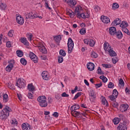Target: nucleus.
<instances>
[{"instance_id":"1","label":"nucleus","mask_w":130,"mask_h":130,"mask_svg":"<svg viewBox=\"0 0 130 130\" xmlns=\"http://www.w3.org/2000/svg\"><path fill=\"white\" fill-rule=\"evenodd\" d=\"M2 111L3 113H2L0 115V118L2 119V120H6V119L8 118V116L10 115V112H12V109L10 107L6 106Z\"/></svg>"},{"instance_id":"2","label":"nucleus","mask_w":130,"mask_h":130,"mask_svg":"<svg viewBox=\"0 0 130 130\" xmlns=\"http://www.w3.org/2000/svg\"><path fill=\"white\" fill-rule=\"evenodd\" d=\"M37 100L39 102V105L41 107H47V105H48L45 96H39Z\"/></svg>"},{"instance_id":"3","label":"nucleus","mask_w":130,"mask_h":130,"mask_svg":"<svg viewBox=\"0 0 130 130\" xmlns=\"http://www.w3.org/2000/svg\"><path fill=\"white\" fill-rule=\"evenodd\" d=\"M68 53H72L74 49V41L71 38L68 39Z\"/></svg>"},{"instance_id":"4","label":"nucleus","mask_w":130,"mask_h":130,"mask_svg":"<svg viewBox=\"0 0 130 130\" xmlns=\"http://www.w3.org/2000/svg\"><path fill=\"white\" fill-rule=\"evenodd\" d=\"M126 121H124L122 122H120L119 126L117 127L118 130H127V127H126Z\"/></svg>"},{"instance_id":"5","label":"nucleus","mask_w":130,"mask_h":130,"mask_svg":"<svg viewBox=\"0 0 130 130\" xmlns=\"http://www.w3.org/2000/svg\"><path fill=\"white\" fill-rule=\"evenodd\" d=\"M24 79H19L18 80L16 85L18 88H20V89H22L23 88H25V82H24Z\"/></svg>"},{"instance_id":"6","label":"nucleus","mask_w":130,"mask_h":130,"mask_svg":"<svg viewBox=\"0 0 130 130\" xmlns=\"http://www.w3.org/2000/svg\"><path fill=\"white\" fill-rule=\"evenodd\" d=\"M89 100L90 102H94L95 101V99H96V96L95 95V93H94V90H91L90 91L89 93Z\"/></svg>"},{"instance_id":"7","label":"nucleus","mask_w":130,"mask_h":130,"mask_svg":"<svg viewBox=\"0 0 130 130\" xmlns=\"http://www.w3.org/2000/svg\"><path fill=\"white\" fill-rule=\"evenodd\" d=\"M128 109V105L125 104H122L120 106V111L121 112H125V111H127V109Z\"/></svg>"},{"instance_id":"8","label":"nucleus","mask_w":130,"mask_h":130,"mask_svg":"<svg viewBox=\"0 0 130 130\" xmlns=\"http://www.w3.org/2000/svg\"><path fill=\"white\" fill-rule=\"evenodd\" d=\"M63 2H64V3H67V4H69V6H70V7H73L77 5V2L74 0H63Z\"/></svg>"},{"instance_id":"9","label":"nucleus","mask_w":130,"mask_h":130,"mask_svg":"<svg viewBox=\"0 0 130 130\" xmlns=\"http://www.w3.org/2000/svg\"><path fill=\"white\" fill-rule=\"evenodd\" d=\"M101 20L102 21L103 23H104V24H108V23H110V19L107 16L102 15L101 17Z\"/></svg>"},{"instance_id":"10","label":"nucleus","mask_w":130,"mask_h":130,"mask_svg":"<svg viewBox=\"0 0 130 130\" xmlns=\"http://www.w3.org/2000/svg\"><path fill=\"white\" fill-rule=\"evenodd\" d=\"M87 68L90 72H92V71H94V69H95V65H94V63L90 62L87 64Z\"/></svg>"},{"instance_id":"11","label":"nucleus","mask_w":130,"mask_h":130,"mask_svg":"<svg viewBox=\"0 0 130 130\" xmlns=\"http://www.w3.org/2000/svg\"><path fill=\"white\" fill-rule=\"evenodd\" d=\"M39 49L40 50L41 52L42 53H43L44 54H46L47 53V49L45 48V47L43 45H40L38 46Z\"/></svg>"},{"instance_id":"12","label":"nucleus","mask_w":130,"mask_h":130,"mask_svg":"<svg viewBox=\"0 0 130 130\" xmlns=\"http://www.w3.org/2000/svg\"><path fill=\"white\" fill-rule=\"evenodd\" d=\"M16 21L18 24L23 25L24 24V18L21 16H18L16 17Z\"/></svg>"},{"instance_id":"13","label":"nucleus","mask_w":130,"mask_h":130,"mask_svg":"<svg viewBox=\"0 0 130 130\" xmlns=\"http://www.w3.org/2000/svg\"><path fill=\"white\" fill-rule=\"evenodd\" d=\"M21 126L23 130H30L31 128V126L27 123H23Z\"/></svg>"},{"instance_id":"14","label":"nucleus","mask_w":130,"mask_h":130,"mask_svg":"<svg viewBox=\"0 0 130 130\" xmlns=\"http://www.w3.org/2000/svg\"><path fill=\"white\" fill-rule=\"evenodd\" d=\"M24 15L25 16V19H35V16H33V13H24Z\"/></svg>"},{"instance_id":"15","label":"nucleus","mask_w":130,"mask_h":130,"mask_svg":"<svg viewBox=\"0 0 130 130\" xmlns=\"http://www.w3.org/2000/svg\"><path fill=\"white\" fill-rule=\"evenodd\" d=\"M42 77L43 80L47 81L49 79V76H48V73L46 71H44L42 73Z\"/></svg>"},{"instance_id":"16","label":"nucleus","mask_w":130,"mask_h":130,"mask_svg":"<svg viewBox=\"0 0 130 130\" xmlns=\"http://www.w3.org/2000/svg\"><path fill=\"white\" fill-rule=\"evenodd\" d=\"M81 11H83V8L80 5H78L75 7L74 15H76L77 13H80Z\"/></svg>"},{"instance_id":"17","label":"nucleus","mask_w":130,"mask_h":130,"mask_svg":"<svg viewBox=\"0 0 130 130\" xmlns=\"http://www.w3.org/2000/svg\"><path fill=\"white\" fill-rule=\"evenodd\" d=\"M109 33L111 35H115V34L116 33V28L115 27H110Z\"/></svg>"},{"instance_id":"18","label":"nucleus","mask_w":130,"mask_h":130,"mask_svg":"<svg viewBox=\"0 0 130 130\" xmlns=\"http://www.w3.org/2000/svg\"><path fill=\"white\" fill-rule=\"evenodd\" d=\"M121 21L119 19V18H116L114 21L112 22V26H117V25H119Z\"/></svg>"},{"instance_id":"19","label":"nucleus","mask_w":130,"mask_h":130,"mask_svg":"<svg viewBox=\"0 0 130 130\" xmlns=\"http://www.w3.org/2000/svg\"><path fill=\"white\" fill-rule=\"evenodd\" d=\"M54 40L58 45H59V42H60V40H61V36L58 35L56 36L55 38H54Z\"/></svg>"},{"instance_id":"20","label":"nucleus","mask_w":130,"mask_h":130,"mask_svg":"<svg viewBox=\"0 0 130 130\" xmlns=\"http://www.w3.org/2000/svg\"><path fill=\"white\" fill-rule=\"evenodd\" d=\"M71 114L72 116H74V117H78L79 115H80V112H78L77 111H74V110H71Z\"/></svg>"},{"instance_id":"21","label":"nucleus","mask_w":130,"mask_h":130,"mask_svg":"<svg viewBox=\"0 0 130 130\" xmlns=\"http://www.w3.org/2000/svg\"><path fill=\"white\" fill-rule=\"evenodd\" d=\"M115 35H116V37L117 38H118V39H121V38H122V32H121V31L120 30H118L117 31H116Z\"/></svg>"},{"instance_id":"22","label":"nucleus","mask_w":130,"mask_h":130,"mask_svg":"<svg viewBox=\"0 0 130 130\" xmlns=\"http://www.w3.org/2000/svg\"><path fill=\"white\" fill-rule=\"evenodd\" d=\"M104 47L105 50L106 51H108V52H109V50H111V46H110V45L108 43L107 44L105 43L104 44Z\"/></svg>"},{"instance_id":"23","label":"nucleus","mask_w":130,"mask_h":130,"mask_svg":"<svg viewBox=\"0 0 130 130\" xmlns=\"http://www.w3.org/2000/svg\"><path fill=\"white\" fill-rule=\"evenodd\" d=\"M13 68H14V64L9 63V65H8V66L5 68V70L7 71V72H11Z\"/></svg>"},{"instance_id":"24","label":"nucleus","mask_w":130,"mask_h":130,"mask_svg":"<svg viewBox=\"0 0 130 130\" xmlns=\"http://www.w3.org/2000/svg\"><path fill=\"white\" fill-rule=\"evenodd\" d=\"M21 42L23 43V44L26 45V46H28V45H29V42H28V41L26 38H22L21 39Z\"/></svg>"},{"instance_id":"25","label":"nucleus","mask_w":130,"mask_h":130,"mask_svg":"<svg viewBox=\"0 0 130 130\" xmlns=\"http://www.w3.org/2000/svg\"><path fill=\"white\" fill-rule=\"evenodd\" d=\"M27 88L30 92H33L35 90V87L33 86V84H28Z\"/></svg>"},{"instance_id":"26","label":"nucleus","mask_w":130,"mask_h":130,"mask_svg":"<svg viewBox=\"0 0 130 130\" xmlns=\"http://www.w3.org/2000/svg\"><path fill=\"white\" fill-rule=\"evenodd\" d=\"M78 109H80V106L78 105H74L72 106L70 108V110H74V111L78 110Z\"/></svg>"},{"instance_id":"27","label":"nucleus","mask_w":130,"mask_h":130,"mask_svg":"<svg viewBox=\"0 0 130 130\" xmlns=\"http://www.w3.org/2000/svg\"><path fill=\"white\" fill-rule=\"evenodd\" d=\"M109 55L110 56H116L117 54L116 53L115 51L111 49L109 51Z\"/></svg>"},{"instance_id":"28","label":"nucleus","mask_w":130,"mask_h":130,"mask_svg":"<svg viewBox=\"0 0 130 130\" xmlns=\"http://www.w3.org/2000/svg\"><path fill=\"white\" fill-rule=\"evenodd\" d=\"M127 26H128V24L125 22V21H123L121 24L120 25V27L123 28H126V27H127Z\"/></svg>"},{"instance_id":"29","label":"nucleus","mask_w":130,"mask_h":130,"mask_svg":"<svg viewBox=\"0 0 130 130\" xmlns=\"http://www.w3.org/2000/svg\"><path fill=\"white\" fill-rule=\"evenodd\" d=\"M3 101L4 102H5V103H7L8 101H9V96L7 93H5L3 95Z\"/></svg>"},{"instance_id":"30","label":"nucleus","mask_w":130,"mask_h":130,"mask_svg":"<svg viewBox=\"0 0 130 130\" xmlns=\"http://www.w3.org/2000/svg\"><path fill=\"white\" fill-rule=\"evenodd\" d=\"M81 18H82V19H86V18L89 19V18H90V15H89V13H88V11H87L86 15H85V13H81Z\"/></svg>"},{"instance_id":"31","label":"nucleus","mask_w":130,"mask_h":130,"mask_svg":"<svg viewBox=\"0 0 130 130\" xmlns=\"http://www.w3.org/2000/svg\"><path fill=\"white\" fill-rule=\"evenodd\" d=\"M16 54L17 56H18L19 57H22V56L24 55V53H23V51H22L21 50H17L16 51Z\"/></svg>"},{"instance_id":"32","label":"nucleus","mask_w":130,"mask_h":130,"mask_svg":"<svg viewBox=\"0 0 130 130\" xmlns=\"http://www.w3.org/2000/svg\"><path fill=\"white\" fill-rule=\"evenodd\" d=\"M102 103L103 104V105H106V106H108V102L106 100V99L105 98H103L102 99Z\"/></svg>"},{"instance_id":"33","label":"nucleus","mask_w":130,"mask_h":130,"mask_svg":"<svg viewBox=\"0 0 130 130\" xmlns=\"http://www.w3.org/2000/svg\"><path fill=\"white\" fill-rule=\"evenodd\" d=\"M118 118L120 119V120H122V121H125L126 118L123 114H119Z\"/></svg>"},{"instance_id":"34","label":"nucleus","mask_w":130,"mask_h":130,"mask_svg":"<svg viewBox=\"0 0 130 130\" xmlns=\"http://www.w3.org/2000/svg\"><path fill=\"white\" fill-rule=\"evenodd\" d=\"M82 95V92H78L74 96V98L72 99V100H77V99H78V98H79V97H80V96H81Z\"/></svg>"},{"instance_id":"35","label":"nucleus","mask_w":130,"mask_h":130,"mask_svg":"<svg viewBox=\"0 0 130 130\" xmlns=\"http://www.w3.org/2000/svg\"><path fill=\"white\" fill-rule=\"evenodd\" d=\"M100 79H101V80H102L103 83H106V82H107V81H108V79L104 75L101 76L100 77Z\"/></svg>"},{"instance_id":"36","label":"nucleus","mask_w":130,"mask_h":130,"mask_svg":"<svg viewBox=\"0 0 130 130\" xmlns=\"http://www.w3.org/2000/svg\"><path fill=\"white\" fill-rule=\"evenodd\" d=\"M20 62L23 66H26L27 64V60L24 58H22L20 59Z\"/></svg>"},{"instance_id":"37","label":"nucleus","mask_w":130,"mask_h":130,"mask_svg":"<svg viewBox=\"0 0 130 130\" xmlns=\"http://www.w3.org/2000/svg\"><path fill=\"white\" fill-rule=\"evenodd\" d=\"M119 8V5L117 3H113L112 5V9L113 10H116V9H118Z\"/></svg>"},{"instance_id":"38","label":"nucleus","mask_w":130,"mask_h":130,"mask_svg":"<svg viewBox=\"0 0 130 130\" xmlns=\"http://www.w3.org/2000/svg\"><path fill=\"white\" fill-rule=\"evenodd\" d=\"M120 121V119H119L118 118H115L113 119V122L114 124H118Z\"/></svg>"},{"instance_id":"39","label":"nucleus","mask_w":130,"mask_h":130,"mask_svg":"<svg viewBox=\"0 0 130 130\" xmlns=\"http://www.w3.org/2000/svg\"><path fill=\"white\" fill-rule=\"evenodd\" d=\"M8 36L9 37H13V36H14V30H10L8 33Z\"/></svg>"},{"instance_id":"40","label":"nucleus","mask_w":130,"mask_h":130,"mask_svg":"<svg viewBox=\"0 0 130 130\" xmlns=\"http://www.w3.org/2000/svg\"><path fill=\"white\" fill-rule=\"evenodd\" d=\"M36 55H35V54H34L33 52H29V57H30V59H31V60L35 57H36Z\"/></svg>"},{"instance_id":"41","label":"nucleus","mask_w":130,"mask_h":130,"mask_svg":"<svg viewBox=\"0 0 130 130\" xmlns=\"http://www.w3.org/2000/svg\"><path fill=\"white\" fill-rule=\"evenodd\" d=\"M113 95L115 96V98H117L118 96V91L116 89L113 90Z\"/></svg>"},{"instance_id":"42","label":"nucleus","mask_w":130,"mask_h":130,"mask_svg":"<svg viewBox=\"0 0 130 130\" xmlns=\"http://www.w3.org/2000/svg\"><path fill=\"white\" fill-rule=\"evenodd\" d=\"M91 56L94 58H97V57H98V54H97L95 52H92L91 53Z\"/></svg>"},{"instance_id":"43","label":"nucleus","mask_w":130,"mask_h":130,"mask_svg":"<svg viewBox=\"0 0 130 130\" xmlns=\"http://www.w3.org/2000/svg\"><path fill=\"white\" fill-rule=\"evenodd\" d=\"M7 7V5L4 3L0 4V8L2 10H6V8Z\"/></svg>"},{"instance_id":"44","label":"nucleus","mask_w":130,"mask_h":130,"mask_svg":"<svg viewBox=\"0 0 130 130\" xmlns=\"http://www.w3.org/2000/svg\"><path fill=\"white\" fill-rule=\"evenodd\" d=\"M89 45H90V46H91V47H93V46H94V45H95V42L93 40H89Z\"/></svg>"},{"instance_id":"45","label":"nucleus","mask_w":130,"mask_h":130,"mask_svg":"<svg viewBox=\"0 0 130 130\" xmlns=\"http://www.w3.org/2000/svg\"><path fill=\"white\" fill-rule=\"evenodd\" d=\"M59 54L60 55H62V56H66V51L62 49H61L59 51Z\"/></svg>"},{"instance_id":"46","label":"nucleus","mask_w":130,"mask_h":130,"mask_svg":"<svg viewBox=\"0 0 130 130\" xmlns=\"http://www.w3.org/2000/svg\"><path fill=\"white\" fill-rule=\"evenodd\" d=\"M58 61L59 63H61L62 61H63V57L62 56H58Z\"/></svg>"},{"instance_id":"47","label":"nucleus","mask_w":130,"mask_h":130,"mask_svg":"<svg viewBox=\"0 0 130 130\" xmlns=\"http://www.w3.org/2000/svg\"><path fill=\"white\" fill-rule=\"evenodd\" d=\"M102 66L106 69H111V64H102Z\"/></svg>"},{"instance_id":"48","label":"nucleus","mask_w":130,"mask_h":130,"mask_svg":"<svg viewBox=\"0 0 130 130\" xmlns=\"http://www.w3.org/2000/svg\"><path fill=\"white\" fill-rule=\"evenodd\" d=\"M34 92H32V93L28 92V93L27 94V97L29 98V99H33V94Z\"/></svg>"},{"instance_id":"49","label":"nucleus","mask_w":130,"mask_h":130,"mask_svg":"<svg viewBox=\"0 0 130 130\" xmlns=\"http://www.w3.org/2000/svg\"><path fill=\"white\" fill-rule=\"evenodd\" d=\"M98 75H104V72H102L101 70V68L99 67L98 69Z\"/></svg>"},{"instance_id":"50","label":"nucleus","mask_w":130,"mask_h":130,"mask_svg":"<svg viewBox=\"0 0 130 130\" xmlns=\"http://www.w3.org/2000/svg\"><path fill=\"white\" fill-rule=\"evenodd\" d=\"M79 32L80 33V34H81V35H84V34H86V28H82Z\"/></svg>"},{"instance_id":"51","label":"nucleus","mask_w":130,"mask_h":130,"mask_svg":"<svg viewBox=\"0 0 130 130\" xmlns=\"http://www.w3.org/2000/svg\"><path fill=\"white\" fill-rule=\"evenodd\" d=\"M122 31H123V32H124V33H126V34H127V35H130L129 31L128 30V29H127V28L125 27V28H123Z\"/></svg>"},{"instance_id":"52","label":"nucleus","mask_w":130,"mask_h":130,"mask_svg":"<svg viewBox=\"0 0 130 130\" xmlns=\"http://www.w3.org/2000/svg\"><path fill=\"white\" fill-rule=\"evenodd\" d=\"M11 123L12 124H18V121H17V120L15 118H13L12 119L11 121Z\"/></svg>"},{"instance_id":"53","label":"nucleus","mask_w":130,"mask_h":130,"mask_svg":"<svg viewBox=\"0 0 130 130\" xmlns=\"http://www.w3.org/2000/svg\"><path fill=\"white\" fill-rule=\"evenodd\" d=\"M108 88H109L110 89H111V88H113V87H114V83L110 82H109L108 85Z\"/></svg>"},{"instance_id":"54","label":"nucleus","mask_w":130,"mask_h":130,"mask_svg":"<svg viewBox=\"0 0 130 130\" xmlns=\"http://www.w3.org/2000/svg\"><path fill=\"white\" fill-rule=\"evenodd\" d=\"M8 88H9V89H11V90L15 89V87H14L13 84H11V83H8Z\"/></svg>"},{"instance_id":"55","label":"nucleus","mask_w":130,"mask_h":130,"mask_svg":"<svg viewBox=\"0 0 130 130\" xmlns=\"http://www.w3.org/2000/svg\"><path fill=\"white\" fill-rule=\"evenodd\" d=\"M119 84L121 85L122 86V87H123V86H124V82L123 81V80H122V79H120L119 80Z\"/></svg>"},{"instance_id":"56","label":"nucleus","mask_w":130,"mask_h":130,"mask_svg":"<svg viewBox=\"0 0 130 130\" xmlns=\"http://www.w3.org/2000/svg\"><path fill=\"white\" fill-rule=\"evenodd\" d=\"M109 98H110V100H111V101H114V100H115L116 98H115V95H113V94L112 95H110L109 96Z\"/></svg>"},{"instance_id":"57","label":"nucleus","mask_w":130,"mask_h":130,"mask_svg":"<svg viewBox=\"0 0 130 130\" xmlns=\"http://www.w3.org/2000/svg\"><path fill=\"white\" fill-rule=\"evenodd\" d=\"M35 63H37L38 62V57H37V56H36L32 60Z\"/></svg>"},{"instance_id":"58","label":"nucleus","mask_w":130,"mask_h":130,"mask_svg":"<svg viewBox=\"0 0 130 130\" xmlns=\"http://www.w3.org/2000/svg\"><path fill=\"white\" fill-rule=\"evenodd\" d=\"M84 42L85 44H87L89 45V43H90V39H85L84 40Z\"/></svg>"},{"instance_id":"59","label":"nucleus","mask_w":130,"mask_h":130,"mask_svg":"<svg viewBox=\"0 0 130 130\" xmlns=\"http://www.w3.org/2000/svg\"><path fill=\"white\" fill-rule=\"evenodd\" d=\"M6 46L7 47H9V48H10V47H12V44L11 43V41H9L7 42Z\"/></svg>"},{"instance_id":"60","label":"nucleus","mask_w":130,"mask_h":130,"mask_svg":"<svg viewBox=\"0 0 130 130\" xmlns=\"http://www.w3.org/2000/svg\"><path fill=\"white\" fill-rule=\"evenodd\" d=\"M45 7L49 9V10H51V8L49 7V6H48V3L47 2V0H45Z\"/></svg>"},{"instance_id":"61","label":"nucleus","mask_w":130,"mask_h":130,"mask_svg":"<svg viewBox=\"0 0 130 130\" xmlns=\"http://www.w3.org/2000/svg\"><path fill=\"white\" fill-rule=\"evenodd\" d=\"M95 85V88H96V89H98V88H100V87H102V82H100V83H98Z\"/></svg>"},{"instance_id":"62","label":"nucleus","mask_w":130,"mask_h":130,"mask_svg":"<svg viewBox=\"0 0 130 130\" xmlns=\"http://www.w3.org/2000/svg\"><path fill=\"white\" fill-rule=\"evenodd\" d=\"M76 15H77V18H78L79 19H81V18L82 17V13H81V12H77Z\"/></svg>"},{"instance_id":"63","label":"nucleus","mask_w":130,"mask_h":130,"mask_svg":"<svg viewBox=\"0 0 130 130\" xmlns=\"http://www.w3.org/2000/svg\"><path fill=\"white\" fill-rule=\"evenodd\" d=\"M40 57H41V59H43V60H46L47 57L45 55H40Z\"/></svg>"},{"instance_id":"64","label":"nucleus","mask_w":130,"mask_h":130,"mask_svg":"<svg viewBox=\"0 0 130 130\" xmlns=\"http://www.w3.org/2000/svg\"><path fill=\"white\" fill-rule=\"evenodd\" d=\"M69 95L68 94H67V92H63L61 94V96L62 97H66V98H68V97H69Z\"/></svg>"}]
</instances>
